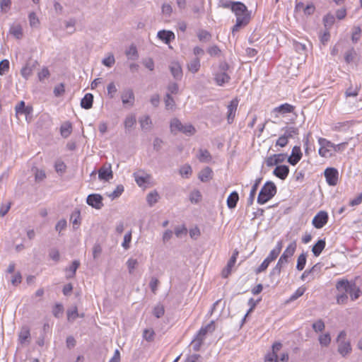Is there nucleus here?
<instances>
[{"mask_svg": "<svg viewBox=\"0 0 362 362\" xmlns=\"http://www.w3.org/2000/svg\"><path fill=\"white\" fill-rule=\"evenodd\" d=\"M276 193V187L272 182H267L261 189L257 197V203L264 204L269 201Z\"/></svg>", "mask_w": 362, "mask_h": 362, "instance_id": "obj_3", "label": "nucleus"}, {"mask_svg": "<svg viewBox=\"0 0 362 362\" xmlns=\"http://www.w3.org/2000/svg\"><path fill=\"white\" fill-rule=\"evenodd\" d=\"M341 293L337 295V303L338 304H345L347 302L348 300V293L346 292H340Z\"/></svg>", "mask_w": 362, "mask_h": 362, "instance_id": "obj_61", "label": "nucleus"}, {"mask_svg": "<svg viewBox=\"0 0 362 362\" xmlns=\"http://www.w3.org/2000/svg\"><path fill=\"white\" fill-rule=\"evenodd\" d=\"M136 117L134 115H129L126 117L124 119V127L127 129H129L136 124Z\"/></svg>", "mask_w": 362, "mask_h": 362, "instance_id": "obj_45", "label": "nucleus"}, {"mask_svg": "<svg viewBox=\"0 0 362 362\" xmlns=\"http://www.w3.org/2000/svg\"><path fill=\"white\" fill-rule=\"evenodd\" d=\"M318 142L320 145L319 154L325 158L332 157L334 152V144L324 138H320Z\"/></svg>", "mask_w": 362, "mask_h": 362, "instance_id": "obj_6", "label": "nucleus"}, {"mask_svg": "<svg viewBox=\"0 0 362 362\" xmlns=\"http://www.w3.org/2000/svg\"><path fill=\"white\" fill-rule=\"evenodd\" d=\"M54 168L57 173L62 175L66 172V166L62 160H57L54 164Z\"/></svg>", "mask_w": 362, "mask_h": 362, "instance_id": "obj_49", "label": "nucleus"}, {"mask_svg": "<svg viewBox=\"0 0 362 362\" xmlns=\"http://www.w3.org/2000/svg\"><path fill=\"white\" fill-rule=\"evenodd\" d=\"M98 177L100 180H109L112 178V171L111 165H105L98 170Z\"/></svg>", "mask_w": 362, "mask_h": 362, "instance_id": "obj_17", "label": "nucleus"}, {"mask_svg": "<svg viewBox=\"0 0 362 362\" xmlns=\"http://www.w3.org/2000/svg\"><path fill=\"white\" fill-rule=\"evenodd\" d=\"M336 288L339 292H346L350 295L352 300H356L361 295V291L355 283L346 279H341L337 282Z\"/></svg>", "mask_w": 362, "mask_h": 362, "instance_id": "obj_2", "label": "nucleus"}, {"mask_svg": "<svg viewBox=\"0 0 362 362\" xmlns=\"http://www.w3.org/2000/svg\"><path fill=\"white\" fill-rule=\"evenodd\" d=\"M121 98L123 105L133 106L134 103V94L132 89L127 88L122 91Z\"/></svg>", "mask_w": 362, "mask_h": 362, "instance_id": "obj_13", "label": "nucleus"}, {"mask_svg": "<svg viewBox=\"0 0 362 362\" xmlns=\"http://www.w3.org/2000/svg\"><path fill=\"white\" fill-rule=\"evenodd\" d=\"M188 70L192 73H197L200 68V60L196 57L187 64Z\"/></svg>", "mask_w": 362, "mask_h": 362, "instance_id": "obj_35", "label": "nucleus"}, {"mask_svg": "<svg viewBox=\"0 0 362 362\" xmlns=\"http://www.w3.org/2000/svg\"><path fill=\"white\" fill-rule=\"evenodd\" d=\"M325 240H319L312 248V252L315 257H318L325 247Z\"/></svg>", "mask_w": 362, "mask_h": 362, "instance_id": "obj_30", "label": "nucleus"}, {"mask_svg": "<svg viewBox=\"0 0 362 362\" xmlns=\"http://www.w3.org/2000/svg\"><path fill=\"white\" fill-rule=\"evenodd\" d=\"M115 63V59L112 53H110L107 57L104 58L102 61V64L107 67H111Z\"/></svg>", "mask_w": 362, "mask_h": 362, "instance_id": "obj_52", "label": "nucleus"}, {"mask_svg": "<svg viewBox=\"0 0 362 362\" xmlns=\"http://www.w3.org/2000/svg\"><path fill=\"white\" fill-rule=\"evenodd\" d=\"M139 122L143 130L148 131L152 128V121L148 115L141 117Z\"/></svg>", "mask_w": 362, "mask_h": 362, "instance_id": "obj_28", "label": "nucleus"}, {"mask_svg": "<svg viewBox=\"0 0 362 362\" xmlns=\"http://www.w3.org/2000/svg\"><path fill=\"white\" fill-rule=\"evenodd\" d=\"M197 158L202 163H209L212 157L209 151L206 149H199L197 155Z\"/></svg>", "mask_w": 362, "mask_h": 362, "instance_id": "obj_25", "label": "nucleus"}, {"mask_svg": "<svg viewBox=\"0 0 362 362\" xmlns=\"http://www.w3.org/2000/svg\"><path fill=\"white\" fill-rule=\"evenodd\" d=\"M79 315L78 313V309L76 306H73L72 308L67 310V320L69 321L75 320Z\"/></svg>", "mask_w": 362, "mask_h": 362, "instance_id": "obj_43", "label": "nucleus"}, {"mask_svg": "<svg viewBox=\"0 0 362 362\" xmlns=\"http://www.w3.org/2000/svg\"><path fill=\"white\" fill-rule=\"evenodd\" d=\"M15 110L17 116L18 115H25L27 118L28 116L32 115L33 110L31 106H25L24 101H21L15 107Z\"/></svg>", "mask_w": 362, "mask_h": 362, "instance_id": "obj_12", "label": "nucleus"}, {"mask_svg": "<svg viewBox=\"0 0 362 362\" xmlns=\"http://www.w3.org/2000/svg\"><path fill=\"white\" fill-rule=\"evenodd\" d=\"M189 200L192 203L197 204L202 200V194L198 189H194L189 194Z\"/></svg>", "mask_w": 362, "mask_h": 362, "instance_id": "obj_41", "label": "nucleus"}, {"mask_svg": "<svg viewBox=\"0 0 362 362\" xmlns=\"http://www.w3.org/2000/svg\"><path fill=\"white\" fill-rule=\"evenodd\" d=\"M192 173V168L189 165H184L180 168V174L182 177L188 178Z\"/></svg>", "mask_w": 362, "mask_h": 362, "instance_id": "obj_40", "label": "nucleus"}, {"mask_svg": "<svg viewBox=\"0 0 362 362\" xmlns=\"http://www.w3.org/2000/svg\"><path fill=\"white\" fill-rule=\"evenodd\" d=\"M197 37L200 41L207 42L211 38V34L206 30H201L198 32Z\"/></svg>", "mask_w": 362, "mask_h": 362, "instance_id": "obj_54", "label": "nucleus"}, {"mask_svg": "<svg viewBox=\"0 0 362 362\" xmlns=\"http://www.w3.org/2000/svg\"><path fill=\"white\" fill-rule=\"evenodd\" d=\"M182 127L183 124L177 118L173 119L170 122V129L173 133L180 132Z\"/></svg>", "mask_w": 362, "mask_h": 362, "instance_id": "obj_37", "label": "nucleus"}, {"mask_svg": "<svg viewBox=\"0 0 362 362\" xmlns=\"http://www.w3.org/2000/svg\"><path fill=\"white\" fill-rule=\"evenodd\" d=\"M37 64V61H35L33 64L27 63L21 70V76L24 78L28 79L33 74V71Z\"/></svg>", "mask_w": 362, "mask_h": 362, "instance_id": "obj_23", "label": "nucleus"}, {"mask_svg": "<svg viewBox=\"0 0 362 362\" xmlns=\"http://www.w3.org/2000/svg\"><path fill=\"white\" fill-rule=\"evenodd\" d=\"M103 198L99 194H89L86 199V203L96 209H100L103 206Z\"/></svg>", "mask_w": 362, "mask_h": 362, "instance_id": "obj_11", "label": "nucleus"}, {"mask_svg": "<svg viewBox=\"0 0 362 362\" xmlns=\"http://www.w3.org/2000/svg\"><path fill=\"white\" fill-rule=\"evenodd\" d=\"M30 333L29 328L27 327H22V329H21L19 334H18V338H19L20 342L21 344L26 342L28 341V339L30 338Z\"/></svg>", "mask_w": 362, "mask_h": 362, "instance_id": "obj_34", "label": "nucleus"}, {"mask_svg": "<svg viewBox=\"0 0 362 362\" xmlns=\"http://www.w3.org/2000/svg\"><path fill=\"white\" fill-rule=\"evenodd\" d=\"M298 134V129L293 127L287 128L283 135L288 139L293 138L295 135Z\"/></svg>", "mask_w": 362, "mask_h": 362, "instance_id": "obj_59", "label": "nucleus"}, {"mask_svg": "<svg viewBox=\"0 0 362 362\" xmlns=\"http://www.w3.org/2000/svg\"><path fill=\"white\" fill-rule=\"evenodd\" d=\"M9 33L16 39H21L23 37V28L20 23H14L9 28Z\"/></svg>", "mask_w": 362, "mask_h": 362, "instance_id": "obj_21", "label": "nucleus"}, {"mask_svg": "<svg viewBox=\"0 0 362 362\" xmlns=\"http://www.w3.org/2000/svg\"><path fill=\"white\" fill-rule=\"evenodd\" d=\"M273 173L275 176L284 180L289 173V168L285 165H277L274 170Z\"/></svg>", "mask_w": 362, "mask_h": 362, "instance_id": "obj_18", "label": "nucleus"}, {"mask_svg": "<svg viewBox=\"0 0 362 362\" xmlns=\"http://www.w3.org/2000/svg\"><path fill=\"white\" fill-rule=\"evenodd\" d=\"M294 110V107L288 103L282 104L274 109V112L285 115L286 113L292 112Z\"/></svg>", "mask_w": 362, "mask_h": 362, "instance_id": "obj_26", "label": "nucleus"}, {"mask_svg": "<svg viewBox=\"0 0 362 362\" xmlns=\"http://www.w3.org/2000/svg\"><path fill=\"white\" fill-rule=\"evenodd\" d=\"M63 312L64 307L61 303H57L52 310V314L57 318L61 317L62 316Z\"/></svg>", "mask_w": 362, "mask_h": 362, "instance_id": "obj_51", "label": "nucleus"}, {"mask_svg": "<svg viewBox=\"0 0 362 362\" xmlns=\"http://www.w3.org/2000/svg\"><path fill=\"white\" fill-rule=\"evenodd\" d=\"M355 55H356V52L353 48L351 49L350 50L347 51L344 56L346 62L348 64L354 60Z\"/></svg>", "mask_w": 362, "mask_h": 362, "instance_id": "obj_64", "label": "nucleus"}, {"mask_svg": "<svg viewBox=\"0 0 362 362\" xmlns=\"http://www.w3.org/2000/svg\"><path fill=\"white\" fill-rule=\"evenodd\" d=\"M136 183L143 188H146L147 185L150 183L151 175L143 170H139L133 173Z\"/></svg>", "mask_w": 362, "mask_h": 362, "instance_id": "obj_7", "label": "nucleus"}, {"mask_svg": "<svg viewBox=\"0 0 362 362\" xmlns=\"http://www.w3.org/2000/svg\"><path fill=\"white\" fill-rule=\"evenodd\" d=\"M28 18H29L30 25L31 27L36 28L39 25L40 21L34 12L30 13L29 14Z\"/></svg>", "mask_w": 362, "mask_h": 362, "instance_id": "obj_57", "label": "nucleus"}, {"mask_svg": "<svg viewBox=\"0 0 362 362\" xmlns=\"http://www.w3.org/2000/svg\"><path fill=\"white\" fill-rule=\"evenodd\" d=\"M165 109L168 110H174L175 108V102L170 93H166L164 98Z\"/></svg>", "mask_w": 362, "mask_h": 362, "instance_id": "obj_33", "label": "nucleus"}, {"mask_svg": "<svg viewBox=\"0 0 362 362\" xmlns=\"http://www.w3.org/2000/svg\"><path fill=\"white\" fill-rule=\"evenodd\" d=\"M312 327L315 332H319L325 329V325L322 320H318L313 324Z\"/></svg>", "mask_w": 362, "mask_h": 362, "instance_id": "obj_56", "label": "nucleus"}, {"mask_svg": "<svg viewBox=\"0 0 362 362\" xmlns=\"http://www.w3.org/2000/svg\"><path fill=\"white\" fill-rule=\"evenodd\" d=\"M155 332L153 329H146L143 332V338L147 341H152L154 340Z\"/></svg>", "mask_w": 362, "mask_h": 362, "instance_id": "obj_47", "label": "nucleus"}, {"mask_svg": "<svg viewBox=\"0 0 362 362\" xmlns=\"http://www.w3.org/2000/svg\"><path fill=\"white\" fill-rule=\"evenodd\" d=\"M325 177L327 184L330 186H335L339 180V172L334 168H327L325 170Z\"/></svg>", "mask_w": 362, "mask_h": 362, "instance_id": "obj_8", "label": "nucleus"}, {"mask_svg": "<svg viewBox=\"0 0 362 362\" xmlns=\"http://www.w3.org/2000/svg\"><path fill=\"white\" fill-rule=\"evenodd\" d=\"M283 247V242L279 240L277 242L276 247L270 252L267 258L262 262L260 266L256 269V274H259L265 271L269 264L275 260L279 255Z\"/></svg>", "mask_w": 362, "mask_h": 362, "instance_id": "obj_4", "label": "nucleus"}, {"mask_svg": "<svg viewBox=\"0 0 362 362\" xmlns=\"http://www.w3.org/2000/svg\"><path fill=\"white\" fill-rule=\"evenodd\" d=\"M236 16V23L232 28V33L235 35L242 27L248 24L250 19V15L246 6L239 1H235L230 8Z\"/></svg>", "mask_w": 362, "mask_h": 362, "instance_id": "obj_1", "label": "nucleus"}, {"mask_svg": "<svg viewBox=\"0 0 362 362\" xmlns=\"http://www.w3.org/2000/svg\"><path fill=\"white\" fill-rule=\"evenodd\" d=\"M72 132V126L69 122H64L60 127V133L62 137L67 138Z\"/></svg>", "mask_w": 362, "mask_h": 362, "instance_id": "obj_32", "label": "nucleus"}, {"mask_svg": "<svg viewBox=\"0 0 362 362\" xmlns=\"http://www.w3.org/2000/svg\"><path fill=\"white\" fill-rule=\"evenodd\" d=\"M158 199L159 194L156 190L151 192L146 196V202L151 206L154 205L158 201Z\"/></svg>", "mask_w": 362, "mask_h": 362, "instance_id": "obj_36", "label": "nucleus"}, {"mask_svg": "<svg viewBox=\"0 0 362 362\" xmlns=\"http://www.w3.org/2000/svg\"><path fill=\"white\" fill-rule=\"evenodd\" d=\"M239 200L238 193L235 191L231 192L227 199V206L229 209H234Z\"/></svg>", "mask_w": 362, "mask_h": 362, "instance_id": "obj_29", "label": "nucleus"}, {"mask_svg": "<svg viewBox=\"0 0 362 362\" xmlns=\"http://www.w3.org/2000/svg\"><path fill=\"white\" fill-rule=\"evenodd\" d=\"M161 11L164 15L169 17L173 13V8L169 4H163L161 7Z\"/></svg>", "mask_w": 362, "mask_h": 362, "instance_id": "obj_63", "label": "nucleus"}, {"mask_svg": "<svg viewBox=\"0 0 362 362\" xmlns=\"http://www.w3.org/2000/svg\"><path fill=\"white\" fill-rule=\"evenodd\" d=\"M127 57L132 60H136L139 57L137 49L134 45H131L129 49L125 52Z\"/></svg>", "mask_w": 362, "mask_h": 362, "instance_id": "obj_39", "label": "nucleus"}, {"mask_svg": "<svg viewBox=\"0 0 362 362\" xmlns=\"http://www.w3.org/2000/svg\"><path fill=\"white\" fill-rule=\"evenodd\" d=\"M171 74L176 80H181L182 77V70L180 64L178 62H172L169 66Z\"/></svg>", "mask_w": 362, "mask_h": 362, "instance_id": "obj_15", "label": "nucleus"}, {"mask_svg": "<svg viewBox=\"0 0 362 362\" xmlns=\"http://www.w3.org/2000/svg\"><path fill=\"white\" fill-rule=\"evenodd\" d=\"M180 132H182L186 135L191 136L195 133V129L192 124H183Z\"/></svg>", "mask_w": 362, "mask_h": 362, "instance_id": "obj_55", "label": "nucleus"}, {"mask_svg": "<svg viewBox=\"0 0 362 362\" xmlns=\"http://www.w3.org/2000/svg\"><path fill=\"white\" fill-rule=\"evenodd\" d=\"M123 192L124 187L123 185H119L117 186L116 189L112 192L108 194V197L112 199H115L119 197L122 194Z\"/></svg>", "mask_w": 362, "mask_h": 362, "instance_id": "obj_50", "label": "nucleus"}, {"mask_svg": "<svg viewBox=\"0 0 362 362\" xmlns=\"http://www.w3.org/2000/svg\"><path fill=\"white\" fill-rule=\"evenodd\" d=\"M213 325L214 322L212 321L211 322V323L208 324L205 327H202L194 338L199 339V341H204L207 332L209 330L213 329Z\"/></svg>", "mask_w": 362, "mask_h": 362, "instance_id": "obj_24", "label": "nucleus"}, {"mask_svg": "<svg viewBox=\"0 0 362 362\" xmlns=\"http://www.w3.org/2000/svg\"><path fill=\"white\" fill-rule=\"evenodd\" d=\"M301 158L302 153L300 148L295 146L292 149L291 155L288 158V162L292 165H296Z\"/></svg>", "mask_w": 362, "mask_h": 362, "instance_id": "obj_16", "label": "nucleus"}, {"mask_svg": "<svg viewBox=\"0 0 362 362\" xmlns=\"http://www.w3.org/2000/svg\"><path fill=\"white\" fill-rule=\"evenodd\" d=\"M351 127V122L349 121H345L342 122H337L334 124L332 129L334 131L337 132H345L349 129Z\"/></svg>", "mask_w": 362, "mask_h": 362, "instance_id": "obj_31", "label": "nucleus"}, {"mask_svg": "<svg viewBox=\"0 0 362 362\" xmlns=\"http://www.w3.org/2000/svg\"><path fill=\"white\" fill-rule=\"evenodd\" d=\"M229 68L226 62H221L218 66V70L214 74V81L218 86H222L229 82L230 77L227 74Z\"/></svg>", "mask_w": 362, "mask_h": 362, "instance_id": "obj_5", "label": "nucleus"}, {"mask_svg": "<svg viewBox=\"0 0 362 362\" xmlns=\"http://www.w3.org/2000/svg\"><path fill=\"white\" fill-rule=\"evenodd\" d=\"M261 180H262L261 178L257 179L256 181H255V183L252 187V189H251L250 192V196H249V198H248V203L250 204H252V202H253V200L255 199V194H256L258 186H259V183L261 182Z\"/></svg>", "mask_w": 362, "mask_h": 362, "instance_id": "obj_38", "label": "nucleus"}, {"mask_svg": "<svg viewBox=\"0 0 362 362\" xmlns=\"http://www.w3.org/2000/svg\"><path fill=\"white\" fill-rule=\"evenodd\" d=\"M167 89V93H170V95L171 94H177L179 91V86L176 83H170L168 84Z\"/></svg>", "mask_w": 362, "mask_h": 362, "instance_id": "obj_60", "label": "nucleus"}, {"mask_svg": "<svg viewBox=\"0 0 362 362\" xmlns=\"http://www.w3.org/2000/svg\"><path fill=\"white\" fill-rule=\"evenodd\" d=\"M319 342L322 346H328L331 342V337L329 333H325L319 336Z\"/></svg>", "mask_w": 362, "mask_h": 362, "instance_id": "obj_42", "label": "nucleus"}, {"mask_svg": "<svg viewBox=\"0 0 362 362\" xmlns=\"http://www.w3.org/2000/svg\"><path fill=\"white\" fill-rule=\"evenodd\" d=\"M93 95L91 93H86L81 101V106L86 110L92 107Z\"/></svg>", "mask_w": 362, "mask_h": 362, "instance_id": "obj_27", "label": "nucleus"}, {"mask_svg": "<svg viewBox=\"0 0 362 362\" xmlns=\"http://www.w3.org/2000/svg\"><path fill=\"white\" fill-rule=\"evenodd\" d=\"M157 36L165 44H169L171 40L175 38V35L173 32L165 30H160L158 33Z\"/></svg>", "mask_w": 362, "mask_h": 362, "instance_id": "obj_19", "label": "nucleus"}, {"mask_svg": "<svg viewBox=\"0 0 362 362\" xmlns=\"http://www.w3.org/2000/svg\"><path fill=\"white\" fill-rule=\"evenodd\" d=\"M80 266V262L78 260H74L72 262L69 267L66 268V278L71 279L75 276L76 272Z\"/></svg>", "mask_w": 362, "mask_h": 362, "instance_id": "obj_22", "label": "nucleus"}, {"mask_svg": "<svg viewBox=\"0 0 362 362\" xmlns=\"http://www.w3.org/2000/svg\"><path fill=\"white\" fill-rule=\"evenodd\" d=\"M165 313L164 307L161 305H158L154 308L153 310V315L157 317L160 318Z\"/></svg>", "mask_w": 362, "mask_h": 362, "instance_id": "obj_62", "label": "nucleus"}, {"mask_svg": "<svg viewBox=\"0 0 362 362\" xmlns=\"http://www.w3.org/2000/svg\"><path fill=\"white\" fill-rule=\"evenodd\" d=\"M305 264H306V255L305 253H302L298 257L296 269L298 271H302L304 269Z\"/></svg>", "mask_w": 362, "mask_h": 362, "instance_id": "obj_46", "label": "nucleus"}, {"mask_svg": "<svg viewBox=\"0 0 362 362\" xmlns=\"http://www.w3.org/2000/svg\"><path fill=\"white\" fill-rule=\"evenodd\" d=\"M361 28L358 26L354 27L353 33H352V36H351V40L354 43H356L359 40V39L361 37Z\"/></svg>", "mask_w": 362, "mask_h": 362, "instance_id": "obj_58", "label": "nucleus"}, {"mask_svg": "<svg viewBox=\"0 0 362 362\" xmlns=\"http://www.w3.org/2000/svg\"><path fill=\"white\" fill-rule=\"evenodd\" d=\"M328 214L325 211H320L318 212L313 219V225L316 228H322L328 221Z\"/></svg>", "mask_w": 362, "mask_h": 362, "instance_id": "obj_10", "label": "nucleus"}, {"mask_svg": "<svg viewBox=\"0 0 362 362\" xmlns=\"http://www.w3.org/2000/svg\"><path fill=\"white\" fill-rule=\"evenodd\" d=\"M296 246L297 245L296 241L291 242L286 248L283 254L288 257H291L296 251Z\"/></svg>", "mask_w": 362, "mask_h": 362, "instance_id": "obj_44", "label": "nucleus"}, {"mask_svg": "<svg viewBox=\"0 0 362 362\" xmlns=\"http://www.w3.org/2000/svg\"><path fill=\"white\" fill-rule=\"evenodd\" d=\"M126 264H127V268H128L129 273V274H132L134 270L137 267L139 262H138L136 259L129 258L127 261Z\"/></svg>", "mask_w": 362, "mask_h": 362, "instance_id": "obj_53", "label": "nucleus"}, {"mask_svg": "<svg viewBox=\"0 0 362 362\" xmlns=\"http://www.w3.org/2000/svg\"><path fill=\"white\" fill-rule=\"evenodd\" d=\"M213 177V171L211 168L205 167L203 168L198 175V178L202 182H207Z\"/></svg>", "mask_w": 362, "mask_h": 362, "instance_id": "obj_20", "label": "nucleus"}, {"mask_svg": "<svg viewBox=\"0 0 362 362\" xmlns=\"http://www.w3.org/2000/svg\"><path fill=\"white\" fill-rule=\"evenodd\" d=\"M239 100L238 98L233 99L227 106L226 118L228 124H232L235 119Z\"/></svg>", "mask_w": 362, "mask_h": 362, "instance_id": "obj_9", "label": "nucleus"}, {"mask_svg": "<svg viewBox=\"0 0 362 362\" xmlns=\"http://www.w3.org/2000/svg\"><path fill=\"white\" fill-rule=\"evenodd\" d=\"M352 351L349 341L343 340L338 343L337 351L342 357H346Z\"/></svg>", "mask_w": 362, "mask_h": 362, "instance_id": "obj_14", "label": "nucleus"}, {"mask_svg": "<svg viewBox=\"0 0 362 362\" xmlns=\"http://www.w3.org/2000/svg\"><path fill=\"white\" fill-rule=\"evenodd\" d=\"M306 291V288L304 286L299 287L289 298V301H294L298 299L299 297L302 296L305 291Z\"/></svg>", "mask_w": 362, "mask_h": 362, "instance_id": "obj_48", "label": "nucleus"}]
</instances>
